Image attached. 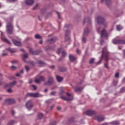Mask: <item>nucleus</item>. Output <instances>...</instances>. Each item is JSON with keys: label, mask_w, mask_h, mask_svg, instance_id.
Segmentation results:
<instances>
[{"label": "nucleus", "mask_w": 125, "mask_h": 125, "mask_svg": "<svg viewBox=\"0 0 125 125\" xmlns=\"http://www.w3.org/2000/svg\"><path fill=\"white\" fill-rule=\"evenodd\" d=\"M25 69L26 70V72L29 71V67L27 66H25Z\"/></svg>", "instance_id": "nucleus-43"}, {"label": "nucleus", "mask_w": 125, "mask_h": 125, "mask_svg": "<svg viewBox=\"0 0 125 125\" xmlns=\"http://www.w3.org/2000/svg\"><path fill=\"white\" fill-rule=\"evenodd\" d=\"M89 33V30H88V28H85L84 29V33L83 34V36L85 37L88 36V33Z\"/></svg>", "instance_id": "nucleus-19"}, {"label": "nucleus", "mask_w": 125, "mask_h": 125, "mask_svg": "<svg viewBox=\"0 0 125 125\" xmlns=\"http://www.w3.org/2000/svg\"><path fill=\"white\" fill-rule=\"evenodd\" d=\"M15 103H16V101L13 99H7L5 100V104H8V105L13 104Z\"/></svg>", "instance_id": "nucleus-9"}, {"label": "nucleus", "mask_w": 125, "mask_h": 125, "mask_svg": "<svg viewBox=\"0 0 125 125\" xmlns=\"http://www.w3.org/2000/svg\"><path fill=\"white\" fill-rule=\"evenodd\" d=\"M101 125H107V123H104V124Z\"/></svg>", "instance_id": "nucleus-64"}, {"label": "nucleus", "mask_w": 125, "mask_h": 125, "mask_svg": "<svg viewBox=\"0 0 125 125\" xmlns=\"http://www.w3.org/2000/svg\"><path fill=\"white\" fill-rule=\"evenodd\" d=\"M32 107H33V104L31 103V101H29L26 103V108H27V110H30Z\"/></svg>", "instance_id": "nucleus-10"}, {"label": "nucleus", "mask_w": 125, "mask_h": 125, "mask_svg": "<svg viewBox=\"0 0 125 125\" xmlns=\"http://www.w3.org/2000/svg\"><path fill=\"white\" fill-rule=\"evenodd\" d=\"M42 118H43V114H42V113H39L38 114V119H42Z\"/></svg>", "instance_id": "nucleus-29"}, {"label": "nucleus", "mask_w": 125, "mask_h": 125, "mask_svg": "<svg viewBox=\"0 0 125 125\" xmlns=\"http://www.w3.org/2000/svg\"><path fill=\"white\" fill-rule=\"evenodd\" d=\"M16 66H14L13 65L10 66V69H12V70H15V69H16Z\"/></svg>", "instance_id": "nucleus-40"}, {"label": "nucleus", "mask_w": 125, "mask_h": 125, "mask_svg": "<svg viewBox=\"0 0 125 125\" xmlns=\"http://www.w3.org/2000/svg\"><path fill=\"white\" fill-rule=\"evenodd\" d=\"M63 92H64V90H63V88H61V92L59 93V95H62V94H63Z\"/></svg>", "instance_id": "nucleus-34"}, {"label": "nucleus", "mask_w": 125, "mask_h": 125, "mask_svg": "<svg viewBox=\"0 0 125 125\" xmlns=\"http://www.w3.org/2000/svg\"><path fill=\"white\" fill-rule=\"evenodd\" d=\"M6 91H7L8 92V93H12V89H8L7 90H6Z\"/></svg>", "instance_id": "nucleus-47"}, {"label": "nucleus", "mask_w": 125, "mask_h": 125, "mask_svg": "<svg viewBox=\"0 0 125 125\" xmlns=\"http://www.w3.org/2000/svg\"><path fill=\"white\" fill-rule=\"evenodd\" d=\"M16 76H17V77H20V73H17V74H16Z\"/></svg>", "instance_id": "nucleus-53"}, {"label": "nucleus", "mask_w": 125, "mask_h": 125, "mask_svg": "<svg viewBox=\"0 0 125 125\" xmlns=\"http://www.w3.org/2000/svg\"><path fill=\"white\" fill-rule=\"evenodd\" d=\"M96 120L99 122H102L104 121V117L102 116H97L96 117Z\"/></svg>", "instance_id": "nucleus-22"}, {"label": "nucleus", "mask_w": 125, "mask_h": 125, "mask_svg": "<svg viewBox=\"0 0 125 125\" xmlns=\"http://www.w3.org/2000/svg\"><path fill=\"white\" fill-rule=\"evenodd\" d=\"M76 53L78 54H80V50L79 49L76 50Z\"/></svg>", "instance_id": "nucleus-51"}, {"label": "nucleus", "mask_w": 125, "mask_h": 125, "mask_svg": "<svg viewBox=\"0 0 125 125\" xmlns=\"http://www.w3.org/2000/svg\"><path fill=\"white\" fill-rule=\"evenodd\" d=\"M107 32H106L105 29H103L101 31V38H107Z\"/></svg>", "instance_id": "nucleus-11"}, {"label": "nucleus", "mask_w": 125, "mask_h": 125, "mask_svg": "<svg viewBox=\"0 0 125 125\" xmlns=\"http://www.w3.org/2000/svg\"><path fill=\"white\" fill-rule=\"evenodd\" d=\"M69 35V31L67 30L66 31H65V41H68L69 40V37L68 36V35Z\"/></svg>", "instance_id": "nucleus-20"}, {"label": "nucleus", "mask_w": 125, "mask_h": 125, "mask_svg": "<svg viewBox=\"0 0 125 125\" xmlns=\"http://www.w3.org/2000/svg\"><path fill=\"white\" fill-rule=\"evenodd\" d=\"M114 77H115V78H118V77H119V73H115V75Z\"/></svg>", "instance_id": "nucleus-44"}, {"label": "nucleus", "mask_w": 125, "mask_h": 125, "mask_svg": "<svg viewBox=\"0 0 125 125\" xmlns=\"http://www.w3.org/2000/svg\"><path fill=\"white\" fill-rule=\"evenodd\" d=\"M110 124L111 125H119V122H118V121H113L110 123Z\"/></svg>", "instance_id": "nucleus-26"}, {"label": "nucleus", "mask_w": 125, "mask_h": 125, "mask_svg": "<svg viewBox=\"0 0 125 125\" xmlns=\"http://www.w3.org/2000/svg\"><path fill=\"white\" fill-rule=\"evenodd\" d=\"M101 42V44H102V43H103V42H104V41L101 40V42Z\"/></svg>", "instance_id": "nucleus-62"}, {"label": "nucleus", "mask_w": 125, "mask_h": 125, "mask_svg": "<svg viewBox=\"0 0 125 125\" xmlns=\"http://www.w3.org/2000/svg\"><path fill=\"white\" fill-rule=\"evenodd\" d=\"M125 88H122V89H121V93H123L124 92H125Z\"/></svg>", "instance_id": "nucleus-41"}, {"label": "nucleus", "mask_w": 125, "mask_h": 125, "mask_svg": "<svg viewBox=\"0 0 125 125\" xmlns=\"http://www.w3.org/2000/svg\"><path fill=\"white\" fill-rule=\"evenodd\" d=\"M38 64L39 65H41V66L44 65V62H42L41 61H38Z\"/></svg>", "instance_id": "nucleus-28"}, {"label": "nucleus", "mask_w": 125, "mask_h": 125, "mask_svg": "<svg viewBox=\"0 0 125 125\" xmlns=\"http://www.w3.org/2000/svg\"><path fill=\"white\" fill-rule=\"evenodd\" d=\"M38 6V5H35V6L34 7V8H33V10H35V8H37V6Z\"/></svg>", "instance_id": "nucleus-57"}, {"label": "nucleus", "mask_w": 125, "mask_h": 125, "mask_svg": "<svg viewBox=\"0 0 125 125\" xmlns=\"http://www.w3.org/2000/svg\"><path fill=\"white\" fill-rule=\"evenodd\" d=\"M35 39H41V36H39L38 34L35 35Z\"/></svg>", "instance_id": "nucleus-33"}, {"label": "nucleus", "mask_w": 125, "mask_h": 125, "mask_svg": "<svg viewBox=\"0 0 125 125\" xmlns=\"http://www.w3.org/2000/svg\"><path fill=\"white\" fill-rule=\"evenodd\" d=\"M11 113L12 115H14V111L12 110Z\"/></svg>", "instance_id": "nucleus-58"}, {"label": "nucleus", "mask_w": 125, "mask_h": 125, "mask_svg": "<svg viewBox=\"0 0 125 125\" xmlns=\"http://www.w3.org/2000/svg\"><path fill=\"white\" fill-rule=\"evenodd\" d=\"M8 51H9L10 53H13L16 52V49H12L10 48H8L7 49Z\"/></svg>", "instance_id": "nucleus-25"}, {"label": "nucleus", "mask_w": 125, "mask_h": 125, "mask_svg": "<svg viewBox=\"0 0 125 125\" xmlns=\"http://www.w3.org/2000/svg\"><path fill=\"white\" fill-rule=\"evenodd\" d=\"M113 43L114 44H125V41L115 39L114 40H113Z\"/></svg>", "instance_id": "nucleus-5"}, {"label": "nucleus", "mask_w": 125, "mask_h": 125, "mask_svg": "<svg viewBox=\"0 0 125 125\" xmlns=\"http://www.w3.org/2000/svg\"><path fill=\"white\" fill-rule=\"evenodd\" d=\"M66 94L67 96H68L69 97H67L65 96H62L61 97V99H62L63 100H64L65 101H69L72 100V95L71 94H69V93H65Z\"/></svg>", "instance_id": "nucleus-4"}, {"label": "nucleus", "mask_w": 125, "mask_h": 125, "mask_svg": "<svg viewBox=\"0 0 125 125\" xmlns=\"http://www.w3.org/2000/svg\"><path fill=\"white\" fill-rule=\"evenodd\" d=\"M125 58V49L124 50V58Z\"/></svg>", "instance_id": "nucleus-54"}, {"label": "nucleus", "mask_w": 125, "mask_h": 125, "mask_svg": "<svg viewBox=\"0 0 125 125\" xmlns=\"http://www.w3.org/2000/svg\"><path fill=\"white\" fill-rule=\"evenodd\" d=\"M23 73V70H21V71H20V74H22Z\"/></svg>", "instance_id": "nucleus-56"}, {"label": "nucleus", "mask_w": 125, "mask_h": 125, "mask_svg": "<svg viewBox=\"0 0 125 125\" xmlns=\"http://www.w3.org/2000/svg\"><path fill=\"white\" fill-rule=\"evenodd\" d=\"M97 23L99 24H103L105 26H106V24H107V23L105 21V20H104V18H102L101 16L97 17Z\"/></svg>", "instance_id": "nucleus-3"}, {"label": "nucleus", "mask_w": 125, "mask_h": 125, "mask_svg": "<svg viewBox=\"0 0 125 125\" xmlns=\"http://www.w3.org/2000/svg\"><path fill=\"white\" fill-rule=\"evenodd\" d=\"M94 114H96V112L93 110H89L85 112V115L89 116L94 115Z\"/></svg>", "instance_id": "nucleus-12"}, {"label": "nucleus", "mask_w": 125, "mask_h": 125, "mask_svg": "<svg viewBox=\"0 0 125 125\" xmlns=\"http://www.w3.org/2000/svg\"><path fill=\"white\" fill-rule=\"evenodd\" d=\"M65 55H66V54L65 52L64 51L62 52V57H65Z\"/></svg>", "instance_id": "nucleus-38"}, {"label": "nucleus", "mask_w": 125, "mask_h": 125, "mask_svg": "<svg viewBox=\"0 0 125 125\" xmlns=\"http://www.w3.org/2000/svg\"><path fill=\"white\" fill-rule=\"evenodd\" d=\"M62 50V48H60L59 49H58V51L57 52V53L58 54H60V51Z\"/></svg>", "instance_id": "nucleus-39"}, {"label": "nucleus", "mask_w": 125, "mask_h": 125, "mask_svg": "<svg viewBox=\"0 0 125 125\" xmlns=\"http://www.w3.org/2000/svg\"><path fill=\"white\" fill-rule=\"evenodd\" d=\"M31 87H33V89H34V90H35L36 89H37V86H35V85H31Z\"/></svg>", "instance_id": "nucleus-46"}, {"label": "nucleus", "mask_w": 125, "mask_h": 125, "mask_svg": "<svg viewBox=\"0 0 125 125\" xmlns=\"http://www.w3.org/2000/svg\"><path fill=\"white\" fill-rule=\"evenodd\" d=\"M29 52H30L31 55H37L39 54V52L38 51H33V49L30 48V49H29Z\"/></svg>", "instance_id": "nucleus-13"}, {"label": "nucleus", "mask_w": 125, "mask_h": 125, "mask_svg": "<svg viewBox=\"0 0 125 125\" xmlns=\"http://www.w3.org/2000/svg\"><path fill=\"white\" fill-rule=\"evenodd\" d=\"M14 124V121H13V120L10 121V122H9V123H8V125H13Z\"/></svg>", "instance_id": "nucleus-35"}, {"label": "nucleus", "mask_w": 125, "mask_h": 125, "mask_svg": "<svg viewBox=\"0 0 125 125\" xmlns=\"http://www.w3.org/2000/svg\"><path fill=\"white\" fill-rule=\"evenodd\" d=\"M50 95H55V92H52L50 93Z\"/></svg>", "instance_id": "nucleus-49"}, {"label": "nucleus", "mask_w": 125, "mask_h": 125, "mask_svg": "<svg viewBox=\"0 0 125 125\" xmlns=\"http://www.w3.org/2000/svg\"><path fill=\"white\" fill-rule=\"evenodd\" d=\"M27 58V54H23V59Z\"/></svg>", "instance_id": "nucleus-45"}, {"label": "nucleus", "mask_w": 125, "mask_h": 125, "mask_svg": "<svg viewBox=\"0 0 125 125\" xmlns=\"http://www.w3.org/2000/svg\"><path fill=\"white\" fill-rule=\"evenodd\" d=\"M10 63H12V64H15L17 63V61H13L12 62H10Z\"/></svg>", "instance_id": "nucleus-42"}, {"label": "nucleus", "mask_w": 125, "mask_h": 125, "mask_svg": "<svg viewBox=\"0 0 125 125\" xmlns=\"http://www.w3.org/2000/svg\"><path fill=\"white\" fill-rule=\"evenodd\" d=\"M104 1L105 3H106V5L109 6L110 5V3H111V1H110V0H104L102 1V2H103Z\"/></svg>", "instance_id": "nucleus-27"}, {"label": "nucleus", "mask_w": 125, "mask_h": 125, "mask_svg": "<svg viewBox=\"0 0 125 125\" xmlns=\"http://www.w3.org/2000/svg\"><path fill=\"white\" fill-rule=\"evenodd\" d=\"M44 77L38 76L37 78H35V82L36 83H39L41 82H44Z\"/></svg>", "instance_id": "nucleus-8"}, {"label": "nucleus", "mask_w": 125, "mask_h": 125, "mask_svg": "<svg viewBox=\"0 0 125 125\" xmlns=\"http://www.w3.org/2000/svg\"><path fill=\"white\" fill-rule=\"evenodd\" d=\"M57 14L58 15V18L60 19V14H59V13L57 12Z\"/></svg>", "instance_id": "nucleus-48"}, {"label": "nucleus", "mask_w": 125, "mask_h": 125, "mask_svg": "<svg viewBox=\"0 0 125 125\" xmlns=\"http://www.w3.org/2000/svg\"><path fill=\"white\" fill-rule=\"evenodd\" d=\"M25 3H26V5H31L32 4H33V3H34V0H26V1H25Z\"/></svg>", "instance_id": "nucleus-18"}, {"label": "nucleus", "mask_w": 125, "mask_h": 125, "mask_svg": "<svg viewBox=\"0 0 125 125\" xmlns=\"http://www.w3.org/2000/svg\"><path fill=\"white\" fill-rule=\"evenodd\" d=\"M94 62V59H90V60H89V64L93 63V62Z\"/></svg>", "instance_id": "nucleus-37"}, {"label": "nucleus", "mask_w": 125, "mask_h": 125, "mask_svg": "<svg viewBox=\"0 0 125 125\" xmlns=\"http://www.w3.org/2000/svg\"><path fill=\"white\" fill-rule=\"evenodd\" d=\"M57 81H58V82H61L63 81V78L59 76H57Z\"/></svg>", "instance_id": "nucleus-24"}, {"label": "nucleus", "mask_w": 125, "mask_h": 125, "mask_svg": "<svg viewBox=\"0 0 125 125\" xmlns=\"http://www.w3.org/2000/svg\"><path fill=\"white\" fill-rule=\"evenodd\" d=\"M12 42H13V44H15V45L17 46H21V42H18L14 40H12Z\"/></svg>", "instance_id": "nucleus-16"}, {"label": "nucleus", "mask_w": 125, "mask_h": 125, "mask_svg": "<svg viewBox=\"0 0 125 125\" xmlns=\"http://www.w3.org/2000/svg\"><path fill=\"white\" fill-rule=\"evenodd\" d=\"M69 61H71V62H73V61H75V60H76V58H75V57L73 56V55H69Z\"/></svg>", "instance_id": "nucleus-21"}, {"label": "nucleus", "mask_w": 125, "mask_h": 125, "mask_svg": "<svg viewBox=\"0 0 125 125\" xmlns=\"http://www.w3.org/2000/svg\"><path fill=\"white\" fill-rule=\"evenodd\" d=\"M6 32H7L8 34H12L13 32L12 22H9L6 24Z\"/></svg>", "instance_id": "nucleus-2"}, {"label": "nucleus", "mask_w": 125, "mask_h": 125, "mask_svg": "<svg viewBox=\"0 0 125 125\" xmlns=\"http://www.w3.org/2000/svg\"><path fill=\"white\" fill-rule=\"evenodd\" d=\"M42 42H43L42 41V40H41L40 41H39V44H42Z\"/></svg>", "instance_id": "nucleus-55"}, {"label": "nucleus", "mask_w": 125, "mask_h": 125, "mask_svg": "<svg viewBox=\"0 0 125 125\" xmlns=\"http://www.w3.org/2000/svg\"><path fill=\"white\" fill-rule=\"evenodd\" d=\"M54 83V79L52 77L49 76L48 77V81L45 83H44V85H50Z\"/></svg>", "instance_id": "nucleus-7"}, {"label": "nucleus", "mask_w": 125, "mask_h": 125, "mask_svg": "<svg viewBox=\"0 0 125 125\" xmlns=\"http://www.w3.org/2000/svg\"><path fill=\"white\" fill-rule=\"evenodd\" d=\"M84 21H88V24L90 25V19H85L84 20Z\"/></svg>", "instance_id": "nucleus-36"}, {"label": "nucleus", "mask_w": 125, "mask_h": 125, "mask_svg": "<svg viewBox=\"0 0 125 125\" xmlns=\"http://www.w3.org/2000/svg\"><path fill=\"white\" fill-rule=\"evenodd\" d=\"M82 42L83 43H85V42H86V39L85 38V37H83V38L82 39Z\"/></svg>", "instance_id": "nucleus-30"}, {"label": "nucleus", "mask_w": 125, "mask_h": 125, "mask_svg": "<svg viewBox=\"0 0 125 125\" xmlns=\"http://www.w3.org/2000/svg\"><path fill=\"white\" fill-rule=\"evenodd\" d=\"M83 88L82 87H75L74 90L75 92H77L79 91H81V90H83Z\"/></svg>", "instance_id": "nucleus-17"}, {"label": "nucleus", "mask_w": 125, "mask_h": 125, "mask_svg": "<svg viewBox=\"0 0 125 125\" xmlns=\"http://www.w3.org/2000/svg\"><path fill=\"white\" fill-rule=\"evenodd\" d=\"M57 109H58V110H60V107H57Z\"/></svg>", "instance_id": "nucleus-61"}, {"label": "nucleus", "mask_w": 125, "mask_h": 125, "mask_svg": "<svg viewBox=\"0 0 125 125\" xmlns=\"http://www.w3.org/2000/svg\"><path fill=\"white\" fill-rule=\"evenodd\" d=\"M102 58L105 59V62L104 63L105 68L109 69V66H107V61H109V52H107V50H106V47L103 49V56H102Z\"/></svg>", "instance_id": "nucleus-1"}, {"label": "nucleus", "mask_w": 125, "mask_h": 125, "mask_svg": "<svg viewBox=\"0 0 125 125\" xmlns=\"http://www.w3.org/2000/svg\"><path fill=\"white\" fill-rule=\"evenodd\" d=\"M56 41V37H54V38L51 39V40H48L47 42L48 43H54Z\"/></svg>", "instance_id": "nucleus-15"}, {"label": "nucleus", "mask_w": 125, "mask_h": 125, "mask_svg": "<svg viewBox=\"0 0 125 125\" xmlns=\"http://www.w3.org/2000/svg\"><path fill=\"white\" fill-rule=\"evenodd\" d=\"M69 25H65V26H64V28H68V27H69Z\"/></svg>", "instance_id": "nucleus-60"}, {"label": "nucleus", "mask_w": 125, "mask_h": 125, "mask_svg": "<svg viewBox=\"0 0 125 125\" xmlns=\"http://www.w3.org/2000/svg\"><path fill=\"white\" fill-rule=\"evenodd\" d=\"M39 94L38 93H28L26 94V97H34L38 98L39 97Z\"/></svg>", "instance_id": "nucleus-6"}, {"label": "nucleus", "mask_w": 125, "mask_h": 125, "mask_svg": "<svg viewBox=\"0 0 125 125\" xmlns=\"http://www.w3.org/2000/svg\"><path fill=\"white\" fill-rule=\"evenodd\" d=\"M2 56H6V53H2Z\"/></svg>", "instance_id": "nucleus-59"}, {"label": "nucleus", "mask_w": 125, "mask_h": 125, "mask_svg": "<svg viewBox=\"0 0 125 125\" xmlns=\"http://www.w3.org/2000/svg\"><path fill=\"white\" fill-rule=\"evenodd\" d=\"M100 63H101V60H100V61H99V62H97V65L100 64Z\"/></svg>", "instance_id": "nucleus-52"}, {"label": "nucleus", "mask_w": 125, "mask_h": 125, "mask_svg": "<svg viewBox=\"0 0 125 125\" xmlns=\"http://www.w3.org/2000/svg\"><path fill=\"white\" fill-rule=\"evenodd\" d=\"M1 40L2 41H4V42H5L6 43L10 44V42H9V41L8 39H6V38H5L2 37V34H1Z\"/></svg>", "instance_id": "nucleus-23"}, {"label": "nucleus", "mask_w": 125, "mask_h": 125, "mask_svg": "<svg viewBox=\"0 0 125 125\" xmlns=\"http://www.w3.org/2000/svg\"><path fill=\"white\" fill-rule=\"evenodd\" d=\"M66 69L64 67H61L59 68V71L61 72H64L65 71Z\"/></svg>", "instance_id": "nucleus-32"}, {"label": "nucleus", "mask_w": 125, "mask_h": 125, "mask_svg": "<svg viewBox=\"0 0 125 125\" xmlns=\"http://www.w3.org/2000/svg\"><path fill=\"white\" fill-rule=\"evenodd\" d=\"M8 2H14L16 1V0H7Z\"/></svg>", "instance_id": "nucleus-50"}, {"label": "nucleus", "mask_w": 125, "mask_h": 125, "mask_svg": "<svg viewBox=\"0 0 125 125\" xmlns=\"http://www.w3.org/2000/svg\"><path fill=\"white\" fill-rule=\"evenodd\" d=\"M16 81H13V82L9 83V84H6L5 86V88H10L13 86V85H16Z\"/></svg>", "instance_id": "nucleus-14"}, {"label": "nucleus", "mask_w": 125, "mask_h": 125, "mask_svg": "<svg viewBox=\"0 0 125 125\" xmlns=\"http://www.w3.org/2000/svg\"><path fill=\"white\" fill-rule=\"evenodd\" d=\"M97 32L100 33V28H99V29H97Z\"/></svg>", "instance_id": "nucleus-63"}, {"label": "nucleus", "mask_w": 125, "mask_h": 125, "mask_svg": "<svg viewBox=\"0 0 125 125\" xmlns=\"http://www.w3.org/2000/svg\"><path fill=\"white\" fill-rule=\"evenodd\" d=\"M121 30H122V26L117 25V30L121 31Z\"/></svg>", "instance_id": "nucleus-31"}]
</instances>
